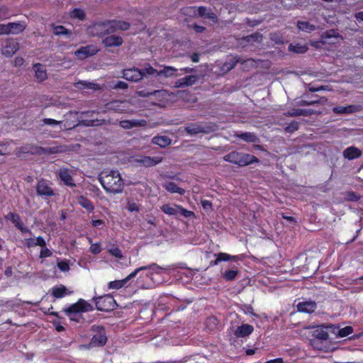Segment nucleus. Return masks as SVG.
Here are the masks:
<instances>
[{
  "mask_svg": "<svg viewBox=\"0 0 363 363\" xmlns=\"http://www.w3.org/2000/svg\"><path fill=\"white\" fill-rule=\"evenodd\" d=\"M98 179L106 193L117 194L123 192L124 182L118 171L104 169L99 174Z\"/></svg>",
  "mask_w": 363,
  "mask_h": 363,
  "instance_id": "nucleus-1",
  "label": "nucleus"
},
{
  "mask_svg": "<svg viewBox=\"0 0 363 363\" xmlns=\"http://www.w3.org/2000/svg\"><path fill=\"white\" fill-rule=\"evenodd\" d=\"M69 150L67 145H57L43 147L35 144L27 143L16 149V155L21 156L24 154L32 155H54L65 152Z\"/></svg>",
  "mask_w": 363,
  "mask_h": 363,
  "instance_id": "nucleus-2",
  "label": "nucleus"
},
{
  "mask_svg": "<svg viewBox=\"0 0 363 363\" xmlns=\"http://www.w3.org/2000/svg\"><path fill=\"white\" fill-rule=\"evenodd\" d=\"M94 310L93 306L84 301L79 299L77 303L71 305L69 308H65L63 311L71 320L80 323L83 320L82 312H88Z\"/></svg>",
  "mask_w": 363,
  "mask_h": 363,
  "instance_id": "nucleus-3",
  "label": "nucleus"
},
{
  "mask_svg": "<svg viewBox=\"0 0 363 363\" xmlns=\"http://www.w3.org/2000/svg\"><path fill=\"white\" fill-rule=\"evenodd\" d=\"M223 160L238 164L240 167L247 166L253 162H259V160L254 155L235 151L231 152L225 155L223 157Z\"/></svg>",
  "mask_w": 363,
  "mask_h": 363,
  "instance_id": "nucleus-4",
  "label": "nucleus"
},
{
  "mask_svg": "<svg viewBox=\"0 0 363 363\" xmlns=\"http://www.w3.org/2000/svg\"><path fill=\"white\" fill-rule=\"evenodd\" d=\"M106 111H112L116 113H133V111L130 110V103L128 101L115 100L107 103L105 106Z\"/></svg>",
  "mask_w": 363,
  "mask_h": 363,
  "instance_id": "nucleus-5",
  "label": "nucleus"
},
{
  "mask_svg": "<svg viewBox=\"0 0 363 363\" xmlns=\"http://www.w3.org/2000/svg\"><path fill=\"white\" fill-rule=\"evenodd\" d=\"M91 330L95 332L96 334L92 337L89 343L91 347H101L106 345L107 342V337L104 328L99 325H93Z\"/></svg>",
  "mask_w": 363,
  "mask_h": 363,
  "instance_id": "nucleus-6",
  "label": "nucleus"
},
{
  "mask_svg": "<svg viewBox=\"0 0 363 363\" xmlns=\"http://www.w3.org/2000/svg\"><path fill=\"white\" fill-rule=\"evenodd\" d=\"M185 131L190 135H196L199 133H209L213 130L211 125L204 123L197 122L188 124L184 128Z\"/></svg>",
  "mask_w": 363,
  "mask_h": 363,
  "instance_id": "nucleus-7",
  "label": "nucleus"
},
{
  "mask_svg": "<svg viewBox=\"0 0 363 363\" xmlns=\"http://www.w3.org/2000/svg\"><path fill=\"white\" fill-rule=\"evenodd\" d=\"M51 185L50 182L44 179L38 181L35 186L37 195L41 197L54 196L55 193Z\"/></svg>",
  "mask_w": 363,
  "mask_h": 363,
  "instance_id": "nucleus-8",
  "label": "nucleus"
},
{
  "mask_svg": "<svg viewBox=\"0 0 363 363\" xmlns=\"http://www.w3.org/2000/svg\"><path fill=\"white\" fill-rule=\"evenodd\" d=\"M108 21L93 23L87 28L88 34L91 36H101L110 34Z\"/></svg>",
  "mask_w": 363,
  "mask_h": 363,
  "instance_id": "nucleus-9",
  "label": "nucleus"
},
{
  "mask_svg": "<svg viewBox=\"0 0 363 363\" xmlns=\"http://www.w3.org/2000/svg\"><path fill=\"white\" fill-rule=\"evenodd\" d=\"M122 77L133 82H138L144 78V72L136 67L125 69L122 72Z\"/></svg>",
  "mask_w": 363,
  "mask_h": 363,
  "instance_id": "nucleus-10",
  "label": "nucleus"
},
{
  "mask_svg": "<svg viewBox=\"0 0 363 363\" xmlns=\"http://www.w3.org/2000/svg\"><path fill=\"white\" fill-rule=\"evenodd\" d=\"M97 310L101 311H108L112 309L113 298L110 296L94 297Z\"/></svg>",
  "mask_w": 363,
  "mask_h": 363,
  "instance_id": "nucleus-11",
  "label": "nucleus"
},
{
  "mask_svg": "<svg viewBox=\"0 0 363 363\" xmlns=\"http://www.w3.org/2000/svg\"><path fill=\"white\" fill-rule=\"evenodd\" d=\"M343 38L337 30L330 29L323 33L320 35V41L322 44H335L338 42V40H342Z\"/></svg>",
  "mask_w": 363,
  "mask_h": 363,
  "instance_id": "nucleus-12",
  "label": "nucleus"
},
{
  "mask_svg": "<svg viewBox=\"0 0 363 363\" xmlns=\"http://www.w3.org/2000/svg\"><path fill=\"white\" fill-rule=\"evenodd\" d=\"M99 50L95 45H89L84 47H81L75 51L74 55L80 60L87 58L93 56L98 52Z\"/></svg>",
  "mask_w": 363,
  "mask_h": 363,
  "instance_id": "nucleus-13",
  "label": "nucleus"
},
{
  "mask_svg": "<svg viewBox=\"0 0 363 363\" xmlns=\"http://www.w3.org/2000/svg\"><path fill=\"white\" fill-rule=\"evenodd\" d=\"M71 172L72 171L69 169L61 167L58 170L57 175L60 179L64 183L65 185L70 187H74L76 186V184L74 182Z\"/></svg>",
  "mask_w": 363,
  "mask_h": 363,
  "instance_id": "nucleus-14",
  "label": "nucleus"
},
{
  "mask_svg": "<svg viewBox=\"0 0 363 363\" xmlns=\"http://www.w3.org/2000/svg\"><path fill=\"white\" fill-rule=\"evenodd\" d=\"M109 23V32L111 33H115L117 30H127L130 27V25L128 22L124 21H108Z\"/></svg>",
  "mask_w": 363,
  "mask_h": 363,
  "instance_id": "nucleus-15",
  "label": "nucleus"
},
{
  "mask_svg": "<svg viewBox=\"0 0 363 363\" xmlns=\"http://www.w3.org/2000/svg\"><path fill=\"white\" fill-rule=\"evenodd\" d=\"M162 161V158L161 157H148V156H142L140 158L136 160V162L145 167H150L155 166L156 164L160 163Z\"/></svg>",
  "mask_w": 363,
  "mask_h": 363,
  "instance_id": "nucleus-16",
  "label": "nucleus"
},
{
  "mask_svg": "<svg viewBox=\"0 0 363 363\" xmlns=\"http://www.w3.org/2000/svg\"><path fill=\"white\" fill-rule=\"evenodd\" d=\"M19 49V44L14 40H8L5 46L3 48L1 52L2 55L10 57L13 56Z\"/></svg>",
  "mask_w": 363,
  "mask_h": 363,
  "instance_id": "nucleus-17",
  "label": "nucleus"
},
{
  "mask_svg": "<svg viewBox=\"0 0 363 363\" xmlns=\"http://www.w3.org/2000/svg\"><path fill=\"white\" fill-rule=\"evenodd\" d=\"M6 218L10 220L22 233H28L31 234V231L28 228L24 227L23 223L18 214L11 212L6 216Z\"/></svg>",
  "mask_w": 363,
  "mask_h": 363,
  "instance_id": "nucleus-18",
  "label": "nucleus"
},
{
  "mask_svg": "<svg viewBox=\"0 0 363 363\" xmlns=\"http://www.w3.org/2000/svg\"><path fill=\"white\" fill-rule=\"evenodd\" d=\"M111 121L106 119H83L82 117L79 118L77 125H82L86 127L99 126L101 125H110Z\"/></svg>",
  "mask_w": 363,
  "mask_h": 363,
  "instance_id": "nucleus-19",
  "label": "nucleus"
},
{
  "mask_svg": "<svg viewBox=\"0 0 363 363\" xmlns=\"http://www.w3.org/2000/svg\"><path fill=\"white\" fill-rule=\"evenodd\" d=\"M317 111L313 110V109H299V108H294L288 112L285 113L284 115L286 116H291V117H295V116H309L313 114H318Z\"/></svg>",
  "mask_w": 363,
  "mask_h": 363,
  "instance_id": "nucleus-20",
  "label": "nucleus"
},
{
  "mask_svg": "<svg viewBox=\"0 0 363 363\" xmlns=\"http://www.w3.org/2000/svg\"><path fill=\"white\" fill-rule=\"evenodd\" d=\"M123 38L121 36L112 35L106 37L102 43L105 47H118L123 44Z\"/></svg>",
  "mask_w": 363,
  "mask_h": 363,
  "instance_id": "nucleus-21",
  "label": "nucleus"
},
{
  "mask_svg": "<svg viewBox=\"0 0 363 363\" xmlns=\"http://www.w3.org/2000/svg\"><path fill=\"white\" fill-rule=\"evenodd\" d=\"M33 68L35 72V77L38 82H43L48 78L46 69L43 65L39 63L35 64Z\"/></svg>",
  "mask_w": 363,
  "mask_h": 363,
  "instance_id": "nucleus-22",
  "label": "nucleus"
},
{
  "mask_svg": "<svg viewBox=\"0 0 363 363\" xmlns=\"http://www.w3.org/2000/svg\"><path fill=\"white\" fill-rule=\"evenodd\" d=\"M342 155L345 158L351 160L359 157L362 155V151L355 147L351 146L346 148Z\"/></svg>",
  "mask_w": 363,
  "mask_h": 363,
  "instance_id": "nucleus-23",
  "label": "nucleus"
},
{
  "mask_svg": "<svg viewBox=\"0 0 363 363\" xmlns=\"http://www.w3.org/2000/svg\"><path fill=\"white\" fill-rule=\"evenodd\" d=\"M162 69L158 71L157 77H164L165 78H169L171 77L176 76L175 73L177 71V69L172 67V66H166V65H159Z\"/></svg>",
  "mask_w": 363,
  "mask_h": 363,
  "instance_id": "nucleus-24",
  "label": "nucleus"
},
{
  "mask_svg": "<svg viewBox=\"0 0 363 363\" xmlns=\"http://www.w3.org/2000/svg\"><path fill=\"white\" fill-rule=\"evenodd\" d=\"M298 311L304 313H313L316 308V303L315 301H303L297 305Z\"/></svg>",
  "mask_w": 363,
  "mask_h": 363,
  "instance_id": "nucleus-25",
  "label": "nucleus"
},
{
  "mask_svg": "<svg viewBox=\"0 0 363 363\" xmlns=\"http://www.w3.org/2000/svg\"><path fill=\"white\" fill-rule=\"evenodd\" d=\"M163 187L169 192L174 194L177 193L180 195H184L185 190L179 187L174 182L167 181L162 184Z\"/></svg>",
  "mask_w": 363,
  "mask_h": 363,
  "instance_id": "nucleus-26",
  "label": "nucleus"
},
{
  "mask_svg": "<svg viewBox=\"0 0 363 363\" xmlns=\"http://www.w3.org/2000/svg\"><path fill=\"white\" fill-rule=\"evenodd\" d=\"M253 331V327L250 325L243 324L239 326L235 331V335L238 337H243L249 335Z\"/></svg>",
  "mask_w": 363,
  "mask_h": 363,
  "instance_id": "nucleus-27",
  "label": "nucleus"
},
{
  "mask_svg": "<svg viewBox=\"0 0 363 363\" xmlns=\"http://www.w3.org/2000/svg\"><path fill=\"white\" fill-rule=\"evenodd\" d=\"M7 30L9 34H18L23 32L26 28V25L23 23H9L7 24Z\"/></svg>",
  "mask_w": 363,
  "mask_h": 363,
  "instance_id": "nucleus-28",
  "label": "nucleus"
},
{
  "mask_svg": "<svg viewBox=\"0 0 363 363\" xmlns=\"http://www.w3.org/2000/svg\"><path fill=\"white\" fill-rule=\"evenodd\" d=\"M235 137L249 143H259V138L252 133H235Z\"/></svg>",
  "mask_w": 363,
  "mask_h": 363,
  "instance_id": "nucleus-29",
  "label": "nucleus"
},
{
  "mask_svg": "<svg viewBox=\"0 0 363 363\" xmlns=\"http://www.w3.org/2000/svg\"><path fill=\"white\" fill-rule=\"evenodd\" d=\"M74 86L79 89H93V90H98L100 89L99 84L89 82L86 81H79L76 83H74Z\"/></svg>",
  "mask_w": 363,
  "mask_h": 363,
  "instance_id": "nucleus-30",
  "label": "nucleus"
},
{
  "mask_svg": "<svg viewBox=\"0 0 363 363\" xmlns=\"http://www.w3.org/2000/svg\"><path fill=\"white\" fill-rule=\"evenodd\" d=\"M312 336L315 339L326 340L328 339V334L323 326H318L312 332Z\"/></svg>",
  "mask_w": 363,
  "mask_h": 363,
  "instance_id": "nucleus-31",
  "label": "nucleus"
},
{
  "mask_svg": "<svg viewBox=\"0 0 363 363\" xmlns=\"http://www.w3.org/2000/svg\"><path fill=\"white\" fill-rule=\"evenodd\" d=\"M330 328H333V332L334 333H337V335L340 337H345L352 334L353 332V328L351 326H346L341 329H339L338 327L334 326V325L330 326Z\"/></svg>",
  "mask_w": 363,
  "mask_h": 363,
  "instance_id": "nucleus-32",
  "label": "nucleus"
},
{
  "mask_svg": "<svg viewBox=\"0 0 363 363\" xmlns=\"http://www.w3.org/2000/svg\"><path fill=\"white\" fill-rule=\"evenodd\" d=\"M152 143L161 147H165L171 144L172 140L167 136H155L152 138Z\"/></svg>",
  "mask_w": 363,
  "mask_h": 363,
  "instance_id": "nucleus-33",
  "label": "nucleus"
},
{
  "mask_svg": "<svg viewBox=\"0 0 363 363\" xmlns=\"http://www.w3.org/2000/svg\"><path fill=\"white\" fill-rule=\"evenodd\" d=\"M77 199L78 203L87 211H92L94 210V206L93 203L87 198L84 197V196H79Z\"/></svg>",
  "mask_w": 363,
  "mask_h": 363,
  "instance_id": "nucleus-34",
  "label": "nucleus"
},
{
  "mask_svg": "<svg viewBox=\"0 0 363 363\" xmlns=\"http://www.w3.org/2000/svg\"><path fill=\"white\" fill-rule=\"evenodd\" d=\"M297 27L299 30L306 33H311L316 29V26L315 25L311 24L309 22L302 21H298L297 22Z\"/></svg>",
  "mask_w": 363,
  "mask_h": 363,
  "instance_id": "nucleus-35",
  "label": "nucleus"
},
{
  "mask_svg": "<svg viewBox=\"0 0 363 363\" xmlns=\"http://www.w3.org/2000/svg\"><path fill=\"white\" fill-rule=\"evenodd\" d=\"M356 107L354 106H336L333 108L335 113L337 114H348L354 112Z\"/></svg>",
  "mask_w": 363,
  "mask_h": 363,
  "instance_id": "nucleus-36",
  "label": "nucleus"
},
{
  "mask_svg": "<svg viewBox=\"0 0 363 363\" xmlns=\"http://www.w3.org/2000/svg\"><path fill=\"white\" fill-rule=\"evenodd\" d=\"M262 40V35L259 33H255L251 35H247L242 38L243 43H261Z\"/></svg>",
  "mask_w": 363,
  "mask_h": 363,
  "instance_id": "nucleus-37",
  "label": "nucleus"
},
{
  "mask_svg": "<svg viewBox=\"0 0 363 363\" xmlns=\"http://www.w3.org/2000/svg\"><path fill=\"white\" fill-rule=\"evenodd\" d=\"M131 279L132 277H130V275L129 274L128 277H126L125 279L122 280H116L109 282L108 287L110 289H119L122 288Z\"/></svg>",
  "mask_w": 363,
  "mask_h": 363,
  "instance_id": "nucleus-38",
  "label": "nucleus"
},
{
  "mask_svg": "<svg viewBox=\"0 0 363 363\" xmlns=\"http://www.w3.org/2000/svg\"><path fill=\"white\" fill-rule=\"evenodd\" d=\"M67 289L65 286L60 285V286L52 288V294L54 297L60 298L67 294Z\"/></svg>",
  "mask_w": 363,
  "mask_h": 363,
  "instance_id": "nucleus-39",
  "label": "nucleus"
},
{
  "mask_svg": "<svg viewBox=\"0 0 363 363\" xmlns=\"http://www.w3.org/2000/svg\"><path fill=\"white\" fill-rule=\"evenodd\" d=\"M178 96L186 102L194 103L197 101L196 97L187 91H179Z\"/></svg>",
  "mask_w": 363,
  "mask_h": 363,
  "instance_id": "nucleus-40",
  "label": "nucleus"
},
{
  "mask_svg": "<svg viewBox=\"0 0 363 363\" xmlns=\"http://www.w3.org/2000/svg\"><path fill=\"white\" fill-rule=\"evenodd\" d=\"M177 206L178 205H174V206H171L169 204H164L160 207V208L165 214L169 216H175L178 213Z\"/></svg>",
  "mask_w": 363,
  "mask_h": 363,
  "instance_id": "nucleus-41",
  "label": "nucleus"
},
{
  "mask_svg": "<svg viewBox=\"0 0 363 363\" xmlns=\"http://www.w3.org/2000/svg\"><path fill=\"white\" fill-rule=\"evenodd\" d=\"M289 50L296 53H305L308 50V47L306 45L301 44H291L289 46Z\"/></svg>",
  "mask_w": 363,
  "mask_h": 363,
  "instance_id": "nucleus-42",
  "label": "nucleus"
},
{
  "mask_svg": "<svg viewBox=\"0 0 363 363\" xmlns=\"http://www.w3.org/2000/svg\"><path fill=\"white\" fill-rule=\"evenodd\" d=\"M182 12L184 15L196 17L198 16L199 7L196 6H188L182 9Z\"/></svg>",
  "mask_w": 363,
  "mask_h": 363,
  "instance_id": "nucleus-43",
  "label": "nucleus"
},
{
  "mask_svg": "<svg viewBox=\"0 0 363 363\" xmlns=\"http://www.w3.org/2000/svg\"><path fill=\"white\" fill-rule=\"evenodd\" d=\"M142 72H144V77L146 74L147 75H156L157 77L158 71L157 69H155L153 67L151 66L150 63H145L143 65V69H141Z\"/></svg>",
  "mask_w": 363,
  "mask_h": 363,
  "instance_id": "nucleus-44",
  "label": "nucleus"
},
{
  "mask_svg": "<svg viewBox=\"0 0 363 363\" xmlns=\"http://www.w3.org/2000/svg\"><path fill=\"white\" fill-rule=\"evenodd\" d=\"M217 257V261H229L233 260L234 262L237 261L238 257V256H232L228 254L224 253V252H220L217 255H216Z\"/></svg>",
  "mask_w": 363,
  "mask_h": 363,
  "instance_id": "nucleus-45",
  "label": "nucleus"
},
{
  "mask_svg": "<svg viewBox=\"0 0 363 363\" xmlns=\"http://www.w3.org/2000/svg\"><path fill=\"white\" fill-rule=\"evenodd\" d=\"M197 80L198 77L196 75H189L182 78V81H183V83L185 85V86H192L197 82Z\"/></svg>",
  "mask_w": 363,
  "mask_h": 363,
  "instance_id": "nucleus-46",
  "label": "nucleus"
},
{
  "mask_svg": "<svg viewBox=\"0 0 363 363\" xmlns=\"http://www.w3.org/2000/svg\"><path fill=\"white\" fill-rule=\"evenodd\" d=\"M238 62L243 63L244 62L241 61L239 57H235L232 58L229 62L225 63L224 66L227 68L228 70H230L233 69Z\"/></svg>",
  "mask_w": 363,
  "mask_h": 363,
  "instance_id": "nucleus-47",
  "label": "nucleus"
},
{
  "mask_svg": "<svg viewBox=\"0 0 363 363\" xmlns=\"http://www.w3.org/2000/svg\"><path fill=\"white\" fill-rule=\"evenodd\" d=\"M70 16L72 18H77L79 20H84L85 18V13L80 9H75L71 13Z\"/></svg>",
  "mask_w": 363,
  "mask_h": 363,
  "instance_id": "nucleus-48",
  "label": "nucleus"
},
{
  "mask_svg": "<svg viewBox=\"0 0 363 363\" xmlns=\"http://www.w3.org/2000/svg\"><path fill=\"white\" fill-rule=\"evenodd\" d=\"M238 274V270H228L223 274V278L227 281H233L236 278Z\"/></svg>",
  "mask_w": 363,
  "mask_h": 363,
  "instance_id": "nucleus-49",
  "label": "nucleus"
},
{
  "mask_svg": "<svg viewBox=\"0 0 363 363\" xmlns=\"http://www.w3.org/2000/svg\"><path fill=\"white\" fill-rule=\"evenodd\" d=\"M162 91H160V90H155L152 92H147L145 90H141V91H136V94L140 97H149L150 96H155Z\"/></svg>",
  "mask_w": 363,
  "mask_h": 363,
  "instance_id": "nucleus-50",
  "label": "nucleus"
},
{
  "mask_svg": "<svg viewBox=\"0 0 363 363\" xmlns=\"http://www.w3.org/2000/svg\"><path fill=\"white\" fill-rule=\"evenodd\" d=\"M54 34L56 35H67L69 31L62 26H53Z\"/></svg>",
  "mask_w": 363,
  "mask_h": 363,
  "instance_id": "nucleus-51",
  "label": "nucleus"
},
{
  "mask_svg": "<svg viewBox=\"0 0 363 363\" xmlns=\"http://www.w3.org/2000/svg\"><path fill=\"white\" fill-rule=\"evenodd\" d=\"M11 16L9 9L6 6L0 7V21L9 18Z\"/></svg>",
  "mask_w": 363,
  "mask_h": 363,
  "instance_id": "nucleus-52",
  "label": "nucleus"
},
{
  "mask_svg": "<svg viewBox=\"0 0 363 363\" xmlns=\"http://www.w3.org/2000/svg\"><path fill=\"white\" fill-rule=\"evenodd\" d=\"M177 208H178V213H180L181 215H182L183 216H184L185 218H189L191 216H194V212H192L191 211H188V210L184 208L183 207H182L181 206H177Z\"/></svg>",
  "mask_w": 363,
  "mask_h": 363,
  "instance_id": "nucleus-53",
  "label": "nucleus"
},
{
  "mask_svg": "<svg viewBox=\"0 0 363 363\" xmlns=\"http://www.w3.org/2000/svg\"><path fill=\"white\" fill-rule=\"evenodd\" d=\"M127 209L130 212H133V211L138 212L140 211V207L136 203L132 202L128 200L127 202Z\"/></svg>",
  "mask_w": 363,
  "mask_h": 363,
  "instance_id": "nucleus-54",
  "label": "nucleus"
},
{
  "mask_svg": "<svg viewBox=\"0 0 363 363\" xmlns=\"http://www.w3.org/2000/svg\"><path fill=\"white\" fill-rule=\"evenodd\" d=\"M298 129V123L296 121H292L287 127H286L285 130L287 133H293Z\"/></svg>",
  "mask_w": 363,
  "mask_h": 363,
  "instance_id": "nucleus-55",
  "label": "nucleus"
},
{
  "mask_svg": "<svg viewBox=\"0 0 363 363\" xmlns=\"http://www.w3.org/2000/svg\"><path fill=\"white\" fill-rule=\"evenodd\" d=\"M211 8H207L206 6H199V12H198V16L206 18L208 15V12L211 11Z\"/></svg>",
  "mask_w": 363,
  "mask_h": 363,
  "instance_id": "nucleus-56",
  "label": "nucleus"
},
{
  "mask_svg": "<svg viewBox=\"0 0 363 363\" xmlns=\"http://www.w3.org/2000/svg\"><path fill=\"white\" fill-rule=\"evenodd\" d=\"M151 267H155V266H154V265H151V264H150V265L143 266V267H139V268H137L134 272H133L132 273H130V277H132V279H133V277H135L137 275V274H138L139 272H140V271H143V270H147V269H150V268H151Z\"/></svg>",
  "mask_w": 363,
  "mask_h": 363,
  "instance_id": "nucleus-57",
  "label": "nucleus"
},
{
  "mask_svg": "<svg viewBox=\"0 0 363 363\" xmlns=\"http://www.w3.org/2000/svg\"><path fill=\"white\" fill-rule=\"evenodd\" d=\"M52 255V252L46 246L41 248L40 253V258L48 257H50Z\"/></svg>",
  "mask_w": 363,
  "mask_h": 363,
  "instance_id": "nucleus-58",
  "label": "nucleus"
},
{
  "mask_svg": "<svg viewBox=\"0 0 363 363\" xmlns=\"http://www.w3.org/2000/svg\"><path fill=\"white\" fill-rule=\"evenodd\" d=\"M132 128L145 126L147 124L145 120H130Z\"/></svg>",
  "mask_w": 363,
  "mask_h": 363,
  "instance_id": "nucleus-59",
  "label": "nucleus"
},
{
  "mask_svg": "<svg viewBox=\"0 0 363 363\" xmlns=\"http://www.w3.org/2000/svg\"><path fill=\"white\" fill-rule=\"evenodd\" d=\"M205 18L209 19L214 23H217L218 22V18L217 15L213 13L211 9L208 12V15Z\"/></svg>",
  "mask_w": 363,
  "mask_h": 363,
  "instance_id": "nucleus-60",
  "label": "nucleus"
},
{
  "mask_svg": "<svg viewBox=\"0 0 363 363\" xmlns=\"http://www.w3.org/2000/svg\"><path fill=\"white\" fill-rule=\"evenodd\" d=\"M108 252L116 257L121 258L123 257L122 252L118 247H113Z\"/></svg>",
  "mask_w": 363,
  "mask_h": 363,
  "instance_id": "nucleus-61",
  "label": "nucleus"
},
{
  "mask_svg": "<svg viewBox=\"0 0 363 363\" xmlns=\"http://www.w3.org/2000/svg\"><path fill=\"white\" fill-rule=\"evenodd\" d=\"M57 267L62 272H68L69 270V264L65 261L58 262Z\"/></svg>",
  "mask_w": 363,
  "mask_h": 363,
  "instance_id": "nucleus-62",
  "label": "nucleus"
},
{
  "mask_svg": "<svg viewBox=\"0 0 363 363\" xmlns=\"http://www.w3.org/2000/svg\"><path fill=\"white\" fill-rule=\"evenodd\" d=\"M128 84L123 81L118 82L113 88L115 89H126L128 88Z\"/></svg>",
  "mask_w": 363,
  "mask_h": 363,
  "instance_id": "nucleus-63",
  "label": "nucleus"
},
{
  "mask_svg": "<svg viewBox=\"0 0 363 363\" xmlns=\"http://www.w3.org/2000/svg\"><path fill=\"white\" fill-rule=\"evenodd\" d=\"M90 251L94 254V255H97L99 253L101 252V247L100 246V245L99 244H93L91 245L90 247Z\"/></svg>",
  "mask_w": 363,
  "mask_h": 363,
  "instance_id": "nucleus-64",
  "label": "nucleus"
}]
</instances>
